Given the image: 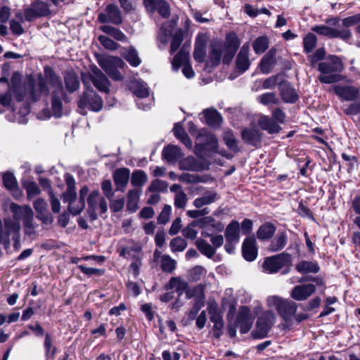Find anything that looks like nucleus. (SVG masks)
I'll list each match as a JSON object with an SVG mask.
<instances>
[{
	"mask_svg": "<svg viewBox=\"0 0 360 360\" xmlns=\"http://www.w3.org/2000/svg\"><path fill=\"white\" fill-rule=\"evenodd\" d=\"M296 269L302 274L316 273L319 271V267L315 262L302 261L297 264Z\"/></svg>",
	"mask_w": 360,
	"mask_h": 360,
	"instance_id": "42",
	"label": "nucleus"
},
{
	"mask_svg": "<svg viewBox=\"0 0 360 360\" xmlns=\"http://www.w3.org/2000/svg\"><path fill=\"white\" fill-rule=\"evenodd\" d=\"M268 48V39L265 37H260L255 39L253 43V49L256 53H264Z\"/></svg>",
	"mask_w": 360,
	"mask_h": 360,
	"instance_id": "52",
	"label": "nucleus"
},
{
	"mask_svg": "<svg viewBox=\"0 0 360 360\" xmlns=\"http://www.w3.org/2000/svg\"><path fill=\"white\" fill-rule=\"evenodd\" d=\"M193 225H198L202 229L201 235L203 237L212 236V234L223 231L224 226L222 223L217 221L212 217H205L193 221Z\"/></svg>",
	"mask_w": 360,
	"mask_h": 360,
	"instance_id": "12",
	"label": "nucleus"
},
{
	"mask_svg": "<svg viewBox=\"0 0 360 360\" xmlns=\"http://www.w3.org/2000/svg\"><path fill=\"white\" fill-rule=\"evenodd\" d=\"M260 310H262L261 305L255 307L253 311L246 306H242L239 308L236 323L241 333H247L250 331L253 324L255 317Z\"/></svg>",
	"mask_w": 360,
	"mask_h": 360,
	"instance_id": "7",
	"label": "nucleus"
},
{
	"mask_svg": "<svg viewBox=\"0 0 360 360\" xmlns=\"http://www.w3.org/2000/svg\"><path fill=\"white\" fill-rule=\"evenodd\" d=\"M195 245L200 252L209 258L212 257L216 252L215 248L203 239H198Z\"/></svg>",
	"mask_w": 360,
	"mask_h": 360,
	"instance_id": "43",
	"label": "nucleus"
},
{
	"mask_svg": "<svg viewBox=\"0 0 360 360\" xmlns=\"http://www.w3.org/2000/svg\"><path fill=\"white\" fill-rule=\"evenodd\" d=\"M37 17L46 15L49 13L48 6L40 1H35L32 4Z\"/></svg>",
	"mask_w": 360,
	"mask_h": 360,
	"instance_id": "60",
	"label": "nucleus"
},
{
	"mask_svg": "<svg viewBox=\"0 0 360 360\" xmlns=\"http://www.w3.org/2000/svg\"><path fill=\"white\" fill-rule=\"evenodd\" d=\"M207 40L206 35L202 33L196 37L193 56L198 62H202L205 59Z\"/></svg>",
	"mask_w": 360,
	"mask_h": 360,
	"instance_id": "22",
	"label": "nucleus"
},
{
	"mask_svg": "<svg viewBox=\"0 0 360 360\" xmlns=\"http://www.w3.org/2000/svg\"><path fill=\"white\" fill-rule=\"evenodd\" d=\"M258 123L262 129L269 134L278 133L281 130L280 126L267 116L261 117Z\"/></svg>",
	"mask_w": 360,
	"mask_h": 360,
	"instance_id": "35",
	"label": "nucleus"
},
{
	"mask_svg": "<svg viewBox=\"0 0 360 360\" xmlns=\"http://www.w3.org/2000/svg\"><path fill=\"white\" fill-rule=\"evenodd\" d=\"M275 63V53L272 51H270L262 58L260 62L261 71L265 74L269 73Z\"/></svg>",
	"mask_w": 360,
	"mask_h": 360,
	"instance_id": "34",
	"label": "nucleus"
},
{
	"mask_svg": "<svg viewBox=\"0 0 360 360\" xmlns=\"http://www.w3.org/2000/svg\"><path fill=\"white\" fill-rule=\"evenodd\" d=\"M141 189L134 188L129 191L127 193V208L131 212H135L139 209V202Z\"/></svg>",
	"mask_w": 360,
	"mask_h": 360,
	"instance_id": "30",
	"label": "nucleus"
},
{
	"mask_svg": "<svg viewBox=\"0 0 360 360\" xmlns=\"http://www.w3.org/2000/svg\"><path fill=\"white\" fill-rule=\"evenodd\" d=\"M189 54L187 51L181 49L172 60V68L177 71L180 66H183L182 72L186 77L191 79L195 76V72L188 64Z\"/></svg>",
	"mask_w": 360,
	"mask_h": 360,
	"instance_id": "13",
	"label": "nucleus"
},
{
	"mask_svg": "<svg viewBox=\"0 0 360 360\" xmlns=\"http://www.w3.org/2000/svg\"><path fill=\"white\" fill-rule=\"evenodd\" d=\"M10 209L13 214L14 219L6 218L4 220V224L0 219V244H4L5 248H8L11 240H13L14 247L18 248L20 231L19 219L30 217L33 211L29 205L20 206L13 202L11 204Z\"/></svg>",
	"mask_w": 360,
	"mask_h": 360,
	"instance_id": "2",
	"label": "nucleus"
},
{
	"mask_svg": "<svg viewBox=\"0 0 360 360\" xmlns=\"http://www.w3.org/2000/svg\"><path fill=\"white\" fill-rule=\"evenodd\" d=\"M290 262V256L286 253L278 254L265 259L262 268L268 274L276 273L282 267Z\"/></svg>",
	"mask_w": 360,
	"mask_h": 360,
	"instance_id": "10",
	"label": "nucleus"
},
{
	"mask_svg": "<svg viewBox=\"0 0 360 360\" xmlns=\"http://www.w3.org/2000/svg\"><path fill=\"white\" fill-rule=\"evenodd\" d=\"M124 57L134 67H137L141 64V60L139 57L137 51L134 47H129L127 51L124 53Z\"/></svg>",
	"mask_w": 360,
	"mask_h": 360,
	"instance_id": "47",
	"label": "nucleus"
},
{
	"mask_svg": "<svg viewBox=\"0 0 360 360\" xmlns=\"http://www.w3.org/2000/svg\"><path fill=\"white\" fill-rule=\"evenodd\" d=\"M188 287L187 283L179 278L173 277L167 285V290L174 289L179 295H181Z\"/></svg>",
	"mask_w": 360,
	"mask_h": 360,
	"instance_id": "40",
	"label": "nucleus"
},
{
	"mask_svg": "<svg viewBox=\"0 0 360 360\" xmlns=\"http://www.w3.org/2000/svg\"><path fill=\"white\" fill-rule=\"evenodd\" d=\"M188 202V196L185 192H179L174 198V206L177 208L184 209Z\"/></svg>",
	"mask_w": 360,
	"mask_h": 360,
	"instance_id": "63",
	"label": "nucleus"
},
{
	"mask_svg": "<svg viewBox=\"0 0 360 360\" xmlns=\"http://www.w3.org/2000/svg\"><path fill=\"white\" fill-rule=\"evenodd\" d=\"M317 69L321 72L319 79L322 83L332 84L342 79L340 72L344 69L343 64L336 56H330L326 60L318 63Z\"/></svg>",
	"mask_w": 360,
	"mask_h": 360,
	"instance_id": "4",
	"label": "nucleus"
},
{
	"mask_svg": "<svg viewBox=\"0 0 360 360\" xmlns=\"http://www.w3.org/2000/svg\"><path fill=\"white\" fill-rule=\"evenodd\" d=\"M243 255L245 260L254 261L257 256L256 240L253 237L245 238L242 247Z\"/></svg>",
	"mask_w": 360,
	"mask_h": 360,
	"instance_id": "21",
	"label": "nucleus"
},
{
	"mask_svg": "<svg viewBox=\"0 0 360 360\" xmlns=\"http://www.w3.org/2000/svg\"><path fill=\"white\" fill-rule=\"evenodd\" d=\"M206 123L210 126L219 125L221 122V116L218 112L214 110H205L203 112Z\"/></svg>",
	"mask_w": 360,
	"mask_h": 360,
	"instance_id": "46",
	"label": "nucleus"
},
{
	"mask_svg": "<svg viewBox=\"0 0 360 360\" xmlns=\"http://www.w3.org/2000/svg\"><path fill=\"white\" fill-rule=\"evenodd\" d=\"M176 261L168 255H163L161 257L160 265L161 269L165 272H172L176 268Z\"/></svg>",
	"mask_w": 360,
	"mask_h": 360,
	"instance_id": "51",
	"label": "nucleus"
},
{
	"mask_svg": "<svg viewBox=\"0 0 360 360\" xmlns=\"http://www.w3.org/2000/svg\"><path fill=\"white\" fill-rule=\"evenodd\" d=\"M297 307L295 302L285 299L278 313L284 320L288 321L295 315Z\"/></svg>",
	"mask_w": 360,
	"mask_h": 360,
	"instance_id": "28",
	"label": "nucleus"
},
{
	"mask_svg": "<svg viewBox=\"0 0 360 360\" xmlns=\"http://www.w3.org/2000/svg\"><path fill=\"white\" fill-rule=\"evenodd\" d=\"M333 89L340 98L346 101H352L359 95V90L352 86L336 85Z\"/></svg>",
	"mask_w": 360,
	"mask_h": 360,
	"instance_id": "24",
	"label": "nucleus"
},
{
	"mask_svg": "<svg viewBox=\"0 0 360 360\" xmlns=\"http://www.w3.org/2000/svg\"><path fill=\"white\" fill-rule=\"evenodd\" d=\"M3 181L4 186L11 191L15 199L18 200L22 197V191L18 188L17 181L12 174H4Z\"/></svg>",
	"mask_w": 360,
	"mask_h": 360,
	"instance_id": "23",
	"label": "nucleus"
},
{
	"mask_svg": "<svg viewBox=\"0 0 360 360\" xmlns=\"http://www.w3.org/2000/svg\"><path fill=\"white\" fill-rule=\"evenodd\" d=\"M276 316L274 312L269 310L259 316L256 322L255 328L251 335L255 339H262L267 336L276 322Z\"/></svg>",
	"mask_w": 360,
	"mask_h": 360,
	"instance_id": "6",
	"label": "nucleus"
},
{
	"mask_svg": "<svg viewBox=\"0 0 360 360\" xmlns=\"http://www.w3.org/2000/svg\"><path fill=\"white\" fill-rule=\"evenodd\" d=\"M186 246V241L181 237H176L170 242V248L172 252H182Z\"/></svg>",
	"mask_w": 360,
	"mask_h": 360,
	"instance_id": "58",
	"label": "nucleus"
},
{
	"mask_svg": "<svg viewBox=\"0 0 360 360\" xmlns=\"http://www.w3.org/2000/svg\"><path fill=\"white\" fill-rule=\"evenodd\" d=\"M287 243V237L283 233H278L271 242L269 249L271 252H276L283 248Z\"/></svg>",
	"mask_w": 360,
	"mask_h": 360,
	"instance_id": "48",
	"label": "nucleus"
},
{
	"mask_svg": "<svg viewBox=\"0 0 360 360\" xmlns=\"http://www.w3.org/2000/svg\"><path fill=\"white\" fill-rule=\"evenodd\" d=\"M65 83L67 90L72 93L79 89V82L77 75L73 72H68L65 75Z\"/></svg>",
	"mask_w": 360,
	"mask_h": 360,
	"instance_id": "38",
	"label": "nucleus"
},
{
	"mask_svg": "<svg viewBox=\"0 0 360 360\" xmlns=\"http://www.w3.org/2000/svg\"><path fill=\"white\" fill-rule=\"evenodd\" d=\"M315 290L316 286L313 284L297 285L292 290L290 296L297 301H303L308 299Z\"/></svg>",
	"mask_w": 360,
	"mask_h": 360,
	"instance_id": "16",
	"label": "nucleus"
},
{
	"mask_svg": "<svg viewBox=\"0 0 360 360\" xmlns=\"http://www.w3.org/2000/svg\"><path fill=\"white\" fill-rule=\"evenodd\" d=\"M130 89L139 98H146L149 96L147 84L141 80H135L130 84Z\"/></svg>",
	"mask_w": 360,
	"mask_h": 360,
	"instance_id": "32",
	"label": "nucleus"
},
{
	"mask_svg": "<svg viewBox=\"0 0 360 360\" xmlns=\"http://www.w3.org/2000/svg\"><path fill=\"white\" fill-rule=\"evenodd\" d=\"M312 30L319 34L330 38L340 37L344 40H347L351 37V32L348 30H339L326 25L315 26L312 28Z\"/></svg>",
	"mask_w": 360,
	"mask_h": 360,
	"instance_id": "14",
	"label": "nucleus"
},
{
	"mask_svg": "<svg viewBox=\"0 0 360 360\" xmlns=\"http://www.w3.org/2000/svg\"><path fill=\"white\" fill-rule=\"evenodd\" d=\"M172 214V207L169 205H165L158 217V222L159 224H165L169 220Z\"/></svg>",
	"mask_w": 360,
	"mask_h": 360,
	"instance_id": "64",
	"label": "nucleus"
},
{
	"mask_svg": "<svg viewBox=\"0 0 360 360\" xmlns=\"http://www.w3.org/2000/svg\"><path fill=\"white\" fill-rule=\"evenodd\" d=\"M207 309L210 314V320L214 323L213 330L214 331V335L218 338L221 335V330L224 328L222 316L219 311L216 303H210Z\"/></svg>",
	"mask_w": 360,
	"mask_h": 360,
	"instance_id": "17",
	"label": "nucleus"
},
{
	"mask_svg": "<svg viewBox=\"0 0 360 360\" xmlns=\"http://www.w3.org/2000/svg\"><path fill=\"white\" fill-rule=\"evenodd\" d=\"M52 93L53 115L59 117L62 115L63 103L61 98L64 92L58 77L51 71H46V77L39 76L37 82L30 80L22 82V75L19 72L12 73L8 80L5 77L0 78V104L8 106L14 99L22 101L25 98L32 101L38 100L41 96Z\"/></svg>",
	"mask_w": 360,
	"mask_h": 360,
	"instance_id": "1",
	"label": "nucleus"
},
{
	"mask_svg": "<svg viewBox=\"0 0 360 360\" xmlns=\"http://www.w3.org/2000/svg\"><path fill=\"white\" fill-rule=\"evenodd\" d=\"M78 106L79 108L98 112L103 108V101L101 98L93 90L89 89L86 91L81 96Z\"/></svg>",
	"mask_w": 360,
	"mask_h": 360,
	"instance_id": "9",
	"label": "nucleus"
},
{
	"mask_svg": "<svg viewBox=\"0 0 360 360\" xmlns=\"http://www.w3.org/2000/svg\"><path fill=\"white\" fill-rule=\"evenodd\" d=\"M242 138L245 142L255 145L260 139V134L257 129H245L242 132Z\"/></svg>",
	"mask_w": 360,
	"mask_h": 360,
	"instance_id": "37",
	"label": "nucleus"
},
{
	"mask_svg": "<svg viewBox=\"0 0 360 360\" xmlns=\"http://www.w3.org/2000/svg\"><path fill=\"white\" fill-rule=\"evenodd\" d=\"M23 226L25 234L33 235L35 233L37 225L34 223V213L23 219Z\"/></svg>",
	"mask_w": 360,
	"mask_h": 360,
	"instance_id": "57",
	"label": "nucleus"
},
{
	"mask_svg": "<svg viewBox=\"0 0 360 360\" xmlns=\"http://www.w3.org/2000/svg\"><path fill=\"white\" fill-rule=\"evenodd\" d=\"M276 231V227L270 224L265 223L262 224L257 232V236L259 239L266 240L271 238Z\"/></svg>",
	"mask_w": 360,
	"mask_h": 360,
	"instance_id": "39",
	"label": "nucleus"
},
{
	"mask_svg": "<svg viewBox=\"0 0 360 360\" xmlns=\"http://www.w3.org/2000/svg\"><path fill=\"white\" fill-rule=\"evenodd\" d=\"M317 39L314 34H308L304 39V49L307 53H310L316 45Z\"/></svg>",
	"mask_w": 360,
	"mask_h": 360,
	"instance_id": "59",
	"label": "nucleus"
},
{
	"mask_svg": "<svg viewBox=\"0 0 360 360\" xmlns=\"http://www.w3.org/2000/svg\"><path fill=\"white\" fill-rule=\"evenodd\" d=\"M99 65L115 80H121L122 75L117 68L124 65V61L118 57L101 56L98 59Z\"/></svg>",
	"mask_w": 360,
	"mask_h": 360,
	"instance_id": "8",
	"label": "nucleus"
},
{
	"mask_svg": "<svg viewBox=\"0 0 360 360\" xmlns=\"http://www.w3.org/2000/svg\"><path fill=\"white\" fill-rule=\"evenodd\" d=\"M240 45L236 34L231 32L226 34L224 44L215 42L211 46L209 56L210 60L212 65L219 63L223 56V62L229 63L234 56L236 50Z\"/></svg>",
	"mask_w": 360,
	"mask_h": 360,
	"instance_id": "3",
	"label": "nucleus"
},
{
	"mask_svg": "<svg viewBox=\"0 0 360 360\" xmlns=\"http://www.w3.org/2000/svg\"><path fill=\"white\" fill-rule=\"evenodd\" d=\"M33 207L37 212V217L44 224H50L53 221V217L48 210L46 201L38 198L33 202Z\"/></svg>",
	"mask_w": 360,
	"mask_h": 360,
	"instance_id": "15",
	"label": "nucleus"
},
{
	"mask_svg": "<svg viewBox=\"0 0 360 360\" xmlns=\"http://www.w3.org/2000/svg\"><path fill=\"white\" fill-rule=\"evenodd\" d=\"M168 187V184L167 182L160 180L155 179L153 181L148 187V191L151 192L161 191L165 192L167 191Z\"/></svg>",
	"mask_w": 360,
	"mask_h": 360,
	"instance_id": "62",
	"label": "nucleus"
},
{
	"mask_svg": "<svg viewBox=\"0 0 360 360\" xmlns=\"http://www.w3.org/2000/svg\"><path fill=\"white\" fill-rule=\"evenodd\" d=\"M179 167L183 170H191V171H201L202 166L200 164L195 158L189 156L179 162Z\"/></svg>",
	"mask_w": 360,
	"mask_h": 360,
	"instance_id": "36",
	"label": "nucleus"
},
{
	"mask_svg": "<svg viewBox=\"0 0 360 360\" xmlns=\"http://www.w3.org/2000/svg\"><path fill=\"white\" fill-rule=\"evenodd\" d=\"M140 250V245L133 240L121 241L119 245L120 255L125 258L136 257Z\"/></svg>",
	"mask_w": 360,
	"mask_h": 360,
	"instance_id": "18",
	"label": "nucleus"
},
{
	"mask_svg": "<svg viewBox=\"0 0 360 360\" xmlns=\"http://www.w3.org/2000/svg\"><path fill=\"white\" fill-rule=\"evenodd\" d=\"M130 175V171L127 168L116 169L113 173V179L117 190H123L127 186Z\"/></svg>",
	"mask_w": 360,
	"mask_h": 360,
	"instance_id": "26",
	"label": "nucleus"
},
{
	"mask_svg": "<svg viewBox=\"0 0 360 360\" xmlns=\"http://www.w3.org/2000/svg\"><path fill=\"white\" fill-rule=\"evenodd\" d=\"M239 223L235 220L227 226L225 231L226 240L232 243L239 242Z\"/></svg>",
	"mask_w": 360,
	"mask_h": 360,
	"instance_id": "31",
	"label": "nucleus"
},
{
	"mask_svg": "<svg viewBox=\"0 0 360 360\" xmlns=\"http://www.w3.org/2000/svg\"><path fill=\"white\" fill-rule=\"evenodd\" d=\"M207 147L210 150H216L218 147V141L212 134L201 130L196 139V146Z\"/></svg>",
	"mask_w": 360,
	"mask_h": 360,
	"instance_id": "20",
	"label": "nucleus"
},
{
	"mask_svg": "<svg viewBox=\"0 0 360 360\" xmlns=\"http://www.w3.org/2000/svg\"><path fill=\"white\" fill-rule=\"evenodd\" d=\"M91 81L94 86L100 91L108 93L109 91V81L103 73L95 68L90 77Z\"/></svg>",
	"mask_w": 360,
	"mask_h": 360,
	"instance_id": "19",
	"label": "nucleus"
},
{
	"mask_svg": "<svg viewBox=\"0 0 360 360\" xmlns=\"http://www.w3.org/2000/svg\"><path fill=\"white\" fill-rule=\"evenodd\" d=\"M106 13H108L109 22L115 25H119L122 22V19L117 6L113 4L108 5L106 8Z\"/></svg>",
	"mask_w": 360,
	"mask_h": 360,
	"instance_id": "44",
	"label": "nucleus"
},
{
	"mask_svg": "<svg viewBox=\"0 0 360 360\" xmlns=\"http://www.w3.org/2000/svg\"><path fill=\"white\" fill-rule=\"evenodd\" d=\"M205 296L201 295L200 297L195 298V303L193 308L190 311L188 316L191 319H194L199 310L204 306Z\"/></svg>",
	"mask_w": 360,
	"mask_h": 360,
	"instance_id": "61",
	"label": "nucleus"
},
{
	"mask_svg": "<svg viewBox=\"0 0 360 360\" xmlns=\"http://www.w3.org/2000/svg\"><path fill=\"white\" fill-rule=\"evenodd\" d=\"M217 198V193L213 191H209L204 193L201 197L194 200L193 204L197 208H200L205 205L214 202Z\"/></svg>",
	"mask_w": 360,
	"mask_h": 360,
	"instance_id": "33",
	"label": "nucleus"
},
{
	"mask_svg": "<svg viewBox=\"0 0 360 360\" xmlns=\"http://www.w3.org/2000/svg\"><path fill=\"white\" fill-rule=\"evenodd\" d=\"M285 299L277 296L270 295L266 298V305L270 309H275L278 312L280 310Z\"/></svg>",
	"mask_w": 360,
	"mask_h": 360,
	"instance_id": "53",
	"label": "nucleus"
},
{
	"mask_svg": "<svg viewBox=\"0 0 360 360\" xmlns=\"http://www.w3.org/2000/svg\"><path fill=\"white\" fill-rule=\"evenodd\" d=\"M206 274V270L201 266H196L192 268L188 272V277L191 281H198Z\"/></svg>",
	"mask_w": 360,
	"mask_h": 360,
	"instance_id": "56",
	"label": "nucleus"
},
{
	"mask_svg": "<svg viewBox=\"0 0 360 360\" xmlns=\"http://www.w3.org/2000/svg\"><path fill=\"white\" fill-rule=\"evenodd\" d=\"M250 46L248 44H244L240 50L236 60L237 68L242 72L247 70L250 65L248 58Z\"/></svg>",
	"mask_w": 360,
	"mask_h": 360,
	"instance_id": "29",
	"label": "nucleus"
},
{
	"mask_svg": "<svg viewBox=\"0 0 360 360\" xmlns=\"http://www.w3.org/2000/svg\"><path fill=\"white\" fill-rule=\"evenodd\" d=\"M173 131L175 136L179 139L182 143L185 145L186 147L188 148H192V141L181 125L179 124H176Z\"/></svg>",
	"mask_w": 360,
	"mask_h": 360,
	"instance_id": "41",
	"label": "nucleus"
},
{
	"mask_svg": "<svg viewBox=\"0 0 360 360\" xmlns=\"http://www.w3.org/2000/svg\"><path fill=\"white\" fill-rule=\"evenodd\" d=\"M27 193L28 200H31L39 195L41 190L37 183L32 181H25L22 184Z\"/></svg>",
	"mask_w": 360,
	"mask_h": 360,
	"instance_id": "45",
	"label": "nucleus"
},
{
	"mask_svg": "<svg viewBox=\"0 0 360 360\" xmlns=\"http://www.w3.org/2000/svg\"><path fill=\"white\" fill-rule=\"evenodd\" d=\"M183 156L181 148L176 146L169 145L165 148L162 151V157L167 162L176 163Z\"/></svg>",
	"mask_w": 360,
	"mask_h": 360,
	"instance_id": "25",
	"label": "nucleus"
},
{
	"mask_svg": "<svg viewBox=\"0 0 360 360\" xmlns=\"http://www.w3.org/2000/svg\"><path fill=\"white\" fill-rule=\"evenodd\" d=\"M175 25L174 20L164 23L160 27L158 35L159 40L165 44L172 39L171 52H175L182 42V31L175 29Z\"/></svg>",
	"mask_w": 360,
	"mask_h": 360,
	"instance_id": "5",
	"label": "nucleus"
},
{
	"mask_svg": "<svg viewBox=\"0 0 360 360\" xmlns=\"http://www.w3.org/2000/svg\"><path fill=\"white\" fill-rule=\"evenodd\" d=\"M257 101L263 105L276 104L278 98L276 94L272 92L263 94L257 97Z\"/></svg>",
	"mask_w": 360,
	"mask_h": 360,
	"instance_id": "54",
	"label": "nucleus"
},
{
	"mask_svg": "<svg viewBox=\"0 0 360 360\" xmlns=\"http://www.w3.org/2000/svg\"><path fill=\"white\" fill-rule=\"evenodd\" d=\"M89 212L93 220L96 218L97 213H105L108 210V204L98 191L91 192L87 199Z\"/></svg>",
	"mask_w": 360,
	"mask_h": 360,
	"instance_id": "11",
	"label": "nucleus"
},
{
	"mask_svg": "<svg viewBox=\"0 0 360 360\" xmlns=\"http://www.w3.org/2000/svg\"><path fill=\"white\" fill-rule=\"evenodd\" d=\"M148 180L146 174L141 170H137L132 173L131 183L134 186H142Z\"/></svg>",
	"mask_w": 360,
	"mask_h": 360,
	"instance_id": "50",
	"label": "nucleus"
},
{
	"mask_svg": "<svg viewBox=\"0 0 360 360\" xmlns=\"http://www.w3.org/2000/svg\"><path fill=\"white\" fill-rule=\"evenodd\" d=\"M178 180L187 184H196L206 182L207 179L198 174H183L179 176Z\"/></svg>",
	"mask_w": 360,
	"mask_h": 360,
	"instance_id": "49",
	"label": "nucleus"
},
{
	"mask_svg": "<svg viewBox=\"0 0 360 360\" xmlns=\"http://www.w3.org/2000/svg\"><path fill=\"white\" fill-rule=\"evenodd\" d=\"M224 139L230 150L234 152H237L238 150V142L231 131H227L224 132Z\"/></svg>",
	"mask_w": 360,
	"mask_h": 360,
	"instance_id": "55",
	"label": "nucleus"
},
{
	"mask_svg": "<svg viewBox=\"0 0 360 360\" xmlns=\"http://www.w3.org/2000/svg\"><path fill=\"white\" fill-rule=\"evenodd\" d=\"M281 95L286 103H295L298 99V95L295 89L289 83L282 82L280 83Z\"/></svg>",
	"mask_w": 360,
	"mask_h": 360,
	"instance_id": "27",
	"label": "nucleus"
}]
</instances>
